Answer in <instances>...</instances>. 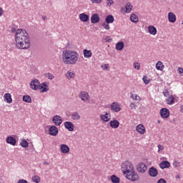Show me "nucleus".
Masks as SVG:
<instances>
[{
    "mask_svg": "<svg viewBox=\"0 0 183 183\" xmlns=\"http://www.w3.org/2000/svg\"><path fill=\"white\" fill-rule=\"evenodd\" d=\"M16 46L19 49H28L31 46L29 35L25 29H17L15 34Z\"/></svg>",
    "mask_w": 183,
    "mask_h": 183,
    "instance_id": "nucleus-1",
    "label": "nucleus"
},
{
    "mask_svg": "<svg viewBox=\"0 0 183 183\" xmlns=\"http://www.w3.org/2000/svg\"><path fill=\"white\" fill-rule=\"evenodd\" d=\"M79 59V54L72 50H64L62 52V61L66 65H75Z\"/></svg>",
    "mask_w": 183,
    "mask_h": 183,
    "instance_id": "nucleus-2",
    "label": "nucleus"
},
{
    "mask_svg": "<svg viewBox=\"0 0 183 183\" xmlns=\"http://www.w3.org/2000/svg\"><path fill=\"white\" fill-rule=\"evenodd\" d=\"M30 86L31 89L36 91V89H41V92L44 94V92H48L49 89L48 88V84L46 83H40L38 79H34L31 81Z\"/></svg>",
    "mask_w": 183,
    "mask_h": 183,
    "instance_id": "nucleus-3",
    "label": "nucleus"
},
{
    "mask_svg": "<svg viewBox=\"0 0 183 183\" xmlns=\"http://www.w3.org/2000/svg\"><path fill=\"white\" fill-rule=\"evenodd\" d=\"M122 171L124 175H126V174H129L134 171V165H132L129 161H126L122 164Z\"/></svg>",
    "mask_w": 183,
    "mask_h": 183,
    "instance_id": "nucleus-4",
    "label": "nucleus"
},
{
    "mask_svg": "<svg viewBox=\"0 0 183 183\" xmlns=\"http://www.w3.org/2000/svg\"><path fill=\"white\" fill-rule=\"evenodd\" d=\"M126 178L132 181V182H135L137 181H139V175L137 174L135 170L130 172L129 173L126 174Z\"/></svg>",
    "mask_w": 183,
    "mask_h": 183,
    "instance_id": "nucleus-5",
    "label": "nucleus"
},
{
    "mask_svg": "<svg viewBox=\"0 0 183 183\" xmlns=\"http://www.w3.org/2000/svg\"><path fill=\"white\" fill-rule=\"evenodd\" d=\"M147 169H148V167L145 163L139 162L137 166V170L139 174H144L147 172Z\"/></svg>",
    "mask_w": 183,
    "mask_h": 183,
    "instance_id": "nucleus-6",
    "label": "nucleus"
},
{
    "mask_svg": "<svg viewBox=\"0 0 183 183\" xmlns=\"http://www.w3.org/2000/svg\"><path fill=\"white\" fill-rule=\"evenodd\" d=\"M79 98L83 101V102H86L89 101V94L87 92L81 91L79 94Z\"/></svg>",
    "mask_w": 183,
    "mask_h": 183,
    "instance_id": "nucleus-7",
    "label": "nucleus"
},
{
    "mask_svg": "<svg viewBox=\"0 0 183 183\" xmlns=\"http://www.w3.org/2000/svg\"><path fill=\"white\" fill-rule=\"evenodd\" d=\"M100 119L103 122H109L111 121V114L107 112H103V114H100Z\"/></svg>",
    "mask_w": 183,
    "mask_h": 183,
    "instance_id": "nucleus-8",
    "label": "nucleus"
},
{
    "mask_svg": "<svg viewBox=\"0 0 183 183\" xmlns=\"http://www.w3.org/2000/svg\"><path fill=\"white\" fill-rule=\"evenodd\" d=\"M52 122L56 127H59V125H61V124H62V117H61L59 115H56V116L53 117Z\"/></svg>",
    "mask_w": 183,
    "mask_h": 183,
    "instance_id": "nucleus-9",
    "label": "nucleus"
},
{
    "mask_svg": "<svg viewBox=\"0 0 183 183\" xmlns=\"http://www.w3.org/2000/svg\"><path fill=\"white\" fill-rule=\"evenodd\" d=\"M58 127H56V126H51L49 129V134L51 137H56V135H58Z\"/></svg>",
    "mask_w": 183,
    "mask_h": 183,
    "instance_id": "nucleus-10",
    "label": "nucleus"
},
{
    "mask_svg": "<svg viewBox=\"0 0 183 183\" xmlns=\"http://www.w3.org/2000/svg\"><path fill=\"white\" fill-rule=\"evenodd\" d=\"M110 109H112L113 112H119V111H121V105H119L118 102H113L110 106Z\"/></svg>",
    "mask_w": 183,
    "mask_h": 183,
    "instance_id": "nucleus-11",
    "label": "nucleus"
},
{
    "mask_svg": "<svg viewBox=\"0 0 183 183\" xmlns=\"http://www.w3.org/2000/svg\"><path fill=\"white\" fill-rule=\"evenodd\" d=\"M160 115L162 118H169V109L167 108L161 109Z\"/></svg>",
    "mask_w": 183,
    "mask_h": 183,
    "instance_id": "nucleus-12",
    "label": "nucleus"
},
{
    "mask_svg": "<svg viewBox=\"0 0 183 183\" xmlns=\"http://www.w3.org/2000/svg\"><path fill=\"white\" fill-rule=\"evenodd\" d=\"M149 175L150 177H152L153 178H155V177L158 176V170L157 168L152 167L149 169Z\"/></svg>",
    "mask_w": 183,
    "mask_h": 183,
    "instance_id": "nucleus-13",
    "label": "nucleus"
},
{
    "mask_svg": "<svg viewBox=\"0 0 183 183\" xmlns=\"http://www.w3.org/2000/svg\"><path fill=\"white\" fill-rule=\"evenodd\" d=\"M168 21L169 22H171L172 24H174V22H177V15L174 14V12H169L168 13Z\"/></svg>",
    "mask_w": 183,
    "mask_h": 183,
    "instance_id": "nucleus-14",
    "label": "nucleus"
},
{
    "mask_svg": "<svg viewBox=\"0 0 183 183\" xmlns=\"http://www.w3.org/2000/svg\"><path fill=\"white\" fill-rule=\"evenodd\" d=\"M60 151L61 154H69V151H71V149H69V147H68V145L66 144H61Z\"/></svg>",
    "mask_w": 183,
    "mask_h": 183,
    "instance_id": "nucleus-15",
    "label": "nucleus"
},
{
    "mask_svg": "<svg viewBox=\"0 0 183 183\" xmlns=\"http://www.w3.org/2000/svg\"><path fill=\"white\" fill-rule=\"evenodd\" d=\"M6 142V144H9L10 145H16V139L14 138L12 136L7 137Z\"/></svg>",
    "mask_w": 183,
    "mask_h": 183,
    "instance_id": "nucleus-16",
    "label": "nucleus"
},
{
    "mask_svg": "<svg viewBox=\"0 0 183 183\" xmlns=\"http://www.w3.org/2000/svg\"><path fill=\"white\" fill-rule=\"evenodd\" d=\"M100 19H101L99 18V16L98 15V14H94L91 16L92 24H98V22H99Z\"/></svg>",
    "mask_w": 183,
    "mask_h": 183,
    "instance_id": "nucleus-17",
    "label": "nucleus"
},
{
    "mask_svg": "<svg viewBox=\"0 0 183 183\" xmlns=\"http://www.w3.org/2000/svg\"><path fill=\"white\" fill-rule=\"evenodd\" d=\"M64 128L66 129H68V131L72 132L74 131V124L71 122H65L64 123Z\"/></svg>",
    "mask_w": 183,
    "mask_h": 183,
    "instance_id": "nucleus-18",
    "label": "nucleus"
},
{
    "mask_svg": "<svg viewBox=\"0 0 183 183\" xmlns=\"http://www.w3.org/2000/svg\"><path fill=\"white\" fill-rule=\"evenodd\" d=\"M79 17L82 22H88L89 21V16L85 14V13L80 14Z\"/></svg>",
    "mask_w": 183,
    "mask_h": 183,
    "instance_id": "nucleus-19",
    "label": "nucleus"
},
{
    "mask_svg": "<svg viewBox=\"0 0 183 183\" xmlns=\"http://www.w3.org/2000/svg\"><path fill=\"white\" fill-rule=\"evenodd\" d=\"M159 167L162 169H165V168H169L171 167V163L168 161H163L159 164Z\"/></svg>",
    "mask_w": 183,
    "mask_h": 183,
    "instance_id": "nucleus-20",
    "label": "nucleus"
},
{
    "mask_svg": "<svg viewBox=\"0 0 183 183\" xmlns=\"http://www.w3.org/2000/svg\"><path fill=\"white\" fill-rule=\"evenodd\" d=\"M147 29L150 35H157V27L154 26H149Z\"/></svg>",
    "mask_w": 183,
    "mask_h": 183,
    "instance_id": "nucleus-21",
    "label": "nucleus"
},
{
    "mask_svg": "<svg viewBox=\"0 0 183 183\" xmlns=\"http://www.w3.org/2000/svg\"><path fill=\"white\" fill-rule=\"evenodd\" d=\"M111 128L117 129L119 127V122L118 120H112L109 122Z\"/></svg>",
    "mask_w": 183,
    "mask_h": 183,
    "instance_id": "nucleus-22",
    "label": "nucleus"
},
{
    "mask_svg": "<svg viewBox=\"0 0 183 183\" xmlns=\"http://www.w3.org/2000/svg\"><path fill=\"white\" fill-rule=\"evenodd\" d=\"M165 68V66L164 65V63L162 61H159L156 64V69L157 71H164V69Z\"/></svg>",
    "mask_w": 183,
    "mask_h": 183,
    "instance_id": "nucleus-23",
    "label": "nucleus"
},
{
    "mask_svg": "<svg viewBox=\"0 0 183 183\" xmlns=\"http://www.w3.org/2000/svg\"><path fill=\"white\" fill-rule=\"evenodd\" d=\"M4 99L7 102V104H11L12 102V97L11 96V94L6 93L4 96Z\"/></svg>",
    "mask_w": 183,
    "mask_h": 183,
    "instance_id": "nucleus-24",
    "label": "nucleus"
},
{
    "mask_svg": "<svg viewBox=\"0 0 183 183\" xmlns=\"http://www.w3.org/2000/svg\"><path fill=\"white\" fill-rule=\"evenodd\" d=\"M136 130L137 132H139V134H144L145 132V127H144L142 124H139L137 126Z\"/></svg>",
    "mask_w": 183,
    "mask_h": 183,
    "instance_id": "nucleus-25",
    "label": "nucleus"
},
{
    "mask_svg": "<svg viewBox=\"0 0 183 183\" xmlns=\"http://www.w3.org/2000/svg\"><path fill=\"white\" fill-rule=\"evenodd\" d=\"M175 102V98H174V96L170 95L166 99V104L167 105H172Z\"/></svg>",
    "mask_w": 183,
    "mask_h": 183,
    "instance_id": "nucleus-26",
    "label": "nucleus"
},
{
    "mask_svg": "<svg viewBox=\"0 0 183 183\" xmlns=\"http://www.w3.org/2000/svg\"><path fill=\"white\" fill-rule=\"evenodd\" d=\"M130 21L132 22H134V24H137V22L139 21V19L138 18V16L135 14H132L130 16Z\"/></svg>",
    "mask_w": 183,
    "mask_h": 183,
    "instance_id": "nucleus-27",
    "label": "nucleus"
},
{
    "mask_svg": "<svg viewBox=\"0 0 183 183\" xmlns=\"http://www.w3.org/2000/svg\"><path fill=\"white\" fill-rule=\"evenodd\" d=\"M83 54L84 58H91L92 56V51L88 49H84Z\"/></svg>",
    "mask_w": 183,
    "mask_h": 183,
    "instance_id": "nucleus-28",
    "label": "nucleus"
},
{
    "mask_svg": "<svg viewBox=\"0 0 183 183\" xmlns=\"http://www.w3.org/2000/svg\"><path fill=\"white\" fill-rule=\"evenodd\" d=\"M71 119L74 121H79V119H81V116L79 115V113H78V112H75L71 114Z\"/></svg>",
    "mask_w": 183,
    "mask_h": 183,
    "instance_id": "nucleus-29",
    "label": "nucleus"
},
{
    "mask_svg": "<svg viewBox=\"0 0 183 183\" xmlns=\"http://www.w3.org/2000/svg\"><path fill=\"white\" fill-rule=\"evenodd\" d=\"M106 24H112L114 21H115V19L114 18V16L112 15H108L106 19Z\"/></svg>",
    "mask_w": 183,
    "mask_h": 183,
    "instance_id": "nucleus-30",
    "label": "nucleus"
},
{
    "mask_svg": "<svg viewBox=\"0 0 183 183\" xmlns=\"http://www.w3.org/2000/svg\"><path fill=\"white\" fill-rule=\"evenodd\" d=\"M111 181L112 183H119V182H121V179H119V177H117V175L112 174L111 176Z\"/></svg>",
    "mask_w": 183,
    "mask_h": 183,
    "instance_id": "nucleus-31",
    "label": "nucleus"
},
{
    "mask_svg": "<svg viewBox=\"0 0 183 183\" xmlns=\"http://www.w3.org/2000/svg\"><path fill=\"white\" fill-rule=\"evenodd\" d=\"M126 14H131V11H132V4L131 3H127L125 4Z\"/></svg>",
    "mask_w": 183,
    "mask_h": 183,
    "instance_id": "nucleus-32",
    "label": "nucleus"
},
{
    "mask_svg": "<svg viewBox=\"0 0 183 183\" xmlns=\"http://www.w3.org/2000/svg\"><path fill=\"white\" fill-rule=\"evenodd\" d=\"M117 51H122L124 49V42L119 41L116 44Z\"/></svg>",
    "mask_w": 183,
    "mask_h": 183,
    "instance_id": "nucleus-33",
    "label": "nucleus"
},
{
    "mask_svg": "<svg viewBox=\"0 0 183 183\" xmlns=\"http://www.w3.org/2000/svg\"><path fill=\"white\" fill-rule=\"evenodd\" d=\"M23 101L27 104H31L32 102V98L29 95L23 96Z\"/></svg>",
    "mask_w": 183,
    "mask_h": 183,
    "instance_id": "nucleus-34",
    "label": "nucleus"
},
{
    "mask_svg": "<svg viewBox=\"0 0 183 183\" xmlns=\"http://www.w3.org/2000/svg\"><path fill=\"white\" fill-rule=\"evenodd\" d=\"M66 76L68 79H74L75 78V73L71 71H67V73L66 74Z\"/></svg>",
    "mask_w": 183,
    "mask_h": 183,
    "instance_id": "nucleus-35",
    "label": "nucleus"
},
{
    "mask_svg": "<svg viewBox=\"0 0 183 183\" xmlns=\"http://www.w3.org/2000/svg\"><path fill=\"white\" fill-rule=\"evenodd\" d=\"M21 147L23 148H28L29 146V143H28V141L25 139H21V142L20 143Z\"/></svg>",
    "mask_w": 183,
    "mask_h": 183,
    "instance_id": "nucleus-36",
    "label": "nucleus"
},
{
    "mask_svg": "<svg viewBox=\"0 0 183 183\" xmlns=\"http://www.w3.org/2000/svg\"><path fill=\"white\" fill-rule=\"evenodd\" d=\"M103 42L104 44H107V42H112V38H111L109 36H106L104 39H103Z\"/></svg>",
    "mask_w": 183,
    "mask_h": 183,
    "instance_id": "nucleus-37",
    "label": "nucleus"
},
{
    "mask_svg": "<svg viewBox=\"0 0 183 183\" xmlns=\"http://www.w3.org/2000/svg\"><path fill=\"white\" fill-rule=\"evenodd\" d=\"M33 182L36 183H39L41 182V178L39 176H34L32 177Z\"/></svg>",
    "mask_w": 183,
    "mask_h": 183,
    "instance_id": "nucleus-38",
    "label": "nucleus"
},
{
    "mask_svg": "<svg viewBox=\"0 0 183 183\" xmlns=\"http://www.w3.org/2000/svg\"><path fill=\"white\" fill-rule=\"evenodd\" d=\"M102 26H103V28H104V29L107 31H109V29H111V27H109V24L105 22L102 24Z\"/></svg>",
    "mask_w": 183,
    "mask_h": 183,
    "instance_id": "nucleus-39",
    "label": "nucleus"
},
{
    "mask_svg": "<svg viewBox=\"0 0 183 183\" xmlns=\"http://www.w3.org/2000/svg\"><path fill=\"white\" fill-rule=\"evenodd\" d=\"M143 82L145 84V85H148L149 84L150 80L148 79V77L147 76H143Z\"/></svg>",
    "mask_w": 183,
    "mask_h": 183,
    "instance_id": "nucleus-40",
    "label": "nucleus"
},
{
    "mask_svg": "<svg viewBox=\"0 0 183 183\" xmlns=\"http://www.w3.org/2000/svg\"><path fill=\"white\" fill-rule=\"evenodd\" d=\"M130 97L132 98V99H134V101H138V95H134L133 93L130 94Z\"/></svg>",
    "mask_w": 183,
    "mask_h": 183,
    "instance_id": "nucleus-41",
    "label": "nucleus"
},
{
    "mask_svg": "<svg viewBox=\"0 0 183 183\" xmlns=\"http://www.w3.org/2000/svg\"><path fill=\"white\" fill-rule=\"evenodd\" d=\"M106 4L107 6H111V5H114V0H107Z\"/></svg>",
    "mask_w": 183,
    "mask_h": 183,
    "instance_id": "nucleus-42",
    "label": "nucleus"
},
{
    "mask_svg": "<svg viewBox=\"0 0 183 183\" xmlns=\"http://www.w3.org/2000/svg\"><path fill=\"white\" fill-rule=\"evenodd\" d=\"M134 69L138 70V69H139V68H141V65L138 62L134 63Z\"/></svg>",
    "mask_w": 183,
    "mask_h": 183,
    "instance_id": "nucleus-43",
    "label": "nucleus"
},
{
    "mask_svg": "<svg viewBox=\"0 0 183 183\" xmlns=\"http://www.w3.org/2000/svg\"><path fill=\"white\" fill-rule=\"evenodd\" d=\"M162 94L164 97H169V92L168 91V89H164L162 92Z\"/></svg>",
    "mask_w": 183,
    "mask_h": 183,
    "instance_id": "nucleus-44",
    "label": "nucleus"
},
{
    "mask_svg": "<svg viewBox=\"0 0 183 183\" xmlns=\"http://www.w3.org/2000/svg\"><path fill=\"white\" fill-rule=\"evenodd\" d=\"M173 167H174V168H178V167H179V162L174 160L173 162Z\"/></svg>",
    "mask_w": 183,
    "mask_h": 183,
    "instance_id": "nucleus-45",
    "label": "nucleus"
},
{
    "mask_svg": "<svg viewBox=\"0 0 183 183\" xmlns=\"http://www.w3.org/2000/svg\"><path fill=\"white\" fill-rule=\"evenodd\" d=\"M92 4H102V0H91Z\"/></svg>",
    "mask_w": 183,
    "mask_h": 183,
    "instance_id": "nucleus-46",
    "label": "nucleus"
},
{
    "mask_svg": "<svg viewBox=\"0 0 183 183\" xmlns=\"http://www.w3.org/2000/svg\"><path fill=\"white\" fill-rule=\"evenodd\" d=\"M47 78H48V79H54V78H55V76H53L52 74L48 73V74H47Z\"/></svg>",
    "mask_w": 183,
    "mask_h": 183,
    "instance_id": "nucleus-47",
    "label": "nucleus"
},
{
    "mask_svg": "<svg viewBox=\"0 0 183 183\" xmlns=\"http://www.w3.org/2000/svg\"><path fill=\"white\" fill-rule=\"evenodd\" d=\"M130 108L131 109H137V105L135 104V103H131Z\"/></svg>",
    "mask_w": 183,
    "mask_h": 183,
    "instance_id": "nucleus-48",
    "label": "nucleus"
},
{
    "mask_svg": "<svg viewBox=\"0 0 183 183\" xmlns=\"http://www.w3.org/2000/svg\"><path fill=\"white\" fill-rule=\"evenodd\" d=\"M157 183H167V180L164 179H159Z\"/></svg>",
    "mask_w": 183,
    "mask_h": 183,
    "instance_id": "nucleus-49",
    "label": "nucleus"
},
{
    "mask_svg": "<svg viewBox=\"0 0 183 183\" xmlns=\"http://www.w3.org/2000/svg\"><path fill=\"white\" fill-rule=\"evenodd\" d=\"M17 183H28V181L25 179H19Z\"/></svg>",
    "mask_w": 183,
    "mask_h": 183,
    "instance_id": "nucleus-50",
    "label": "nucleus"
},
{
    "mask_svg": "<svg viewBox=\"0 0 183 183\" xmlns=\"http://www.w3.org/2000/svg\"><path fill=\"white\" fill-rule=\"evenodd\" d=\"M159 151H162L164 149V147L161 144H159L158 146Z\"/></svg>",
    "mask_w": 183,
    "mask_h": 183,
    "instance_id": "nucleus-51",
    "label": "nucleus"
},
{
    "mask_svg": "<svg viewBox=\"0 0 183 183\" xmlns=\"http://www.w3.org/2000/svg\"><path fill=\"white\" fill-rule=\"evenodd\" d=\"M2 15H4V9L2 7H0V16H2Z\"/></svg>",
    "mask_w": 183,
    "mask_h": 183,
    "instance_id": "nucleus-52",
    "label": "nucleus"
},
{
    "mask_svg": "<svg viewBox=\"0 0 183 183\" xmlns=\"http://www.w3.org/2000/svg\"><path fill=\"white\" fill-rule=\"evenodd\" d=\"M43 164H44V165H49V162L45 161V162H43Z\"/></svg>",
    "mask_w": 183,
    "mask_h": 183,
    "instance_id": "nucleus-53",
    "label": "nucleus"
},
{
    "mask_svg": "<svg viewBox=\"0 0 183 183\" xmlns=\"http://www.w3.org/2000/svg\"><path fill=\"white\" fill-rule=\"evenodd\" d=\"M176 178H177V179H179V178H181V177L179 176V174H177V175L176 176Z\"/></svg>",
    "mask_w": 183,
    "mask_h": 183,
    "instance_id": "nucleus-54",
    "label": "nucleus"
},
{
    "mask_svg": "<svg viewBox=\"0 0 183 183\" xmlns=\"http://www.w3.org/2000/svg\"><path fill=\"white\" fill-rule=\"evenodd\" d=\"M42 19H44V21H46V16H42Z\"/></svg>",
    "mask_w": 183,
    "mask_h": 183,
    "instance_id": "nucleus-55",
    "label": "nucleus"
},
{
    "mask_svg": "<svg viewBox=\"0 0 183 183\" xmlns=\"http://www.w3.org/2000/svg\"><path fill=\"white\" fill-rule=\"evenodd\" d=\"M157 122H158V124H161V121L160 120H158Z\"/></svg>",
    "mask_w": 183,
    "mask_h": 183,
    "instance_id": "nucleus-56",
    "label": "nucleus"
},
{
    "mask_svg": "<svg viewBox=\"0 0 183 183\" xmlns=\"http://www.w3.org/2000/svg\"><path fill=\"white\" fill-rule=\"evenodd\" d=\"M11 32H15V29H12Z\"/></svg>",
    "mask_w": 183,
    "mask_h": 183,
    "instance_id": "nucleus-57",
    "label": "nucleus"
},
{
    "mask_svg": "<svg viewBox=\"0 0 183 183\" xmlns=\"http://www.w3.org/2000/svg\"><path fill=\"white\" fill-rule=\"evenodd\" d=\"M122 9H124V8H122L121 10L122 11Z\"/></svg>",
    "mask_w": 183,
    "mask_h": 183,
    "instance_id": "nucleus-58",
    "label": "nucleus"
}]
</instances>
